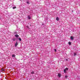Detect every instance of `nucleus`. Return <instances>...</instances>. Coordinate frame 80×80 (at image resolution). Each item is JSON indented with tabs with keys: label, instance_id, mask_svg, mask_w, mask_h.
I'll list each match as a JSON object with an SVG mask.
<instances>
[{
	"label": "nucleus",
	"instance_id": "nucleus-16",
	"mask_svg": "<svg viewBox=\"0 0 80 80\" xmlns=\"http://www.w3.org/2000/svg\"><path fill=\"white\" fill-rule=\"evenodd\" d=\"M27 3H28V4H30V3H29V2H27Z\"/></svg>",
	"mask_w": 80,
	"mask_h": 80
},
{
	"label": "nucleus",
	"instance_id": "nucleus-18",
	"mask_svg": "<svg viewBox=\"0 0 80 80\" xmlns=\"http://www.w3.org/2000/svg\"><path fill=\"white\" fill-rule=\"evenodd\" d=\"M54 50L55 51V52H56L57 51V50H56V49H54Z\"/></svg>",
	"mask_w": 80,
	"mask_h": 80
},
{
	"label": "nucleus",
	"instance_id": "nucleus-11",
	"mask_svg": "<svg viewBox=\"0 0 80 80\" xmlns=\"http://www.w3.org/2000/svg\"><path fill=\"white\" fill-rule=\"evenodd\" d=\"M65 78H68V76H65Z\"/></svg>",
	"mask_w": 80,
	"mask_h": 80
},
{
	"label": "nucleus",
	"instance_id": "nucleus-14",
	"mask_svg": "<svg viewBox=\"0 0 80 80\" xmlns=\"http://www.w3.org/2000/svg\"><path fill=\"white\" fill-rule=\"evenodd\" d=\"M77 55V54H76V53H74V56H75Z\"/></svg>",
	"mask_w": 80,
	"mask_h": 80
},
{
	"label": "nucleus",
	"instance_id": "nucleus-6",
	"mask_svg": "<svg viewBox=\"0 0 80 80\" xmlns=\"http://www.w3.org/2000/svg\"><path fill=\"white\" fill-rule=\"evenodd\" d=\"M68 44L70 45H71V44H72V43L71 42H68Z\"/></svg>",
	"mask_w": 80,
	"mask_h": 80
},
{
	"label": "nucleus",
	"instance_id": "nucleus-1",
	"mask_svg": "<svg viewBox=\"0 0 80 80\" xmlns=\"http://www.w3.org/2000/svg\"><path fill=\"white\" fill-rule=\"evenodd\" d=\"M18 42H16V43L15 44V47H17V45H18Z\"/></svg>",
	"mask_w": 80,
	"mask_h": 80
},
{
	"label": "nucleus",
	"instance_id": "nucleus-7",
	"mask_svg": "<svg viewBox=\"0 0 80 80\" xmlns=\"http://www.w3.org/2000/svg\"><path fill=\"white\" fill-rule=\"evenodd\" d=\"M12 57H15V54L12 55Z\"/></svg>",
	"mask_w": 80,
	"mask_h": 80
},
{
	"label": "nucleus",
	"instance_id": "nucleus-2",
	"mask_svg": "<svg viewBox=\"0 0 80 80\" xmlns=\"http://www.w3.org/2000/svg\"><path fill=\"white\" fill-rule=\"evenodd\" d=\"M28 20H30V19H31V17H30L29 16H28Z\"/></svg>",
	"mask_w": 80,
	"mask_h": 80
},
{
	"label": "nucleus",
	"instance_id": "nucleus-9",
	"mask_svg": "<svg viewBox=\"0 0 80 80\" xmlns=\"http://www.w3.org/2000/svg\"><path fill=\"white\" fill-rule=\"evenodd\" d=\"M64 73H67V72H66V69H64Z\"/></svg>",
	"mask_w": 80,
	"mask_h": 80
},
{
	"label": "nucleus",
	"instance_id": "nucleus-17",
	"mask_svg": "<svg viewBox=\"0 0 80 80\" xmlns=\"http://www.w3.org/2000/svg\"><path fill=\"white\" fill-rule=\"evenodd\" d=\"M12 40H13V41H15V38H13V39H12Z\"/></svg>",
	"mask_w": 80,
	"mask_h": 80
},
{
	"label": "nucleus",
	"instance_id": "nucleus-12",
	"mask_svg": "<svg viewBox=\"0 0 80 80\" xmlns=\"http://www.w3.org/2000/svg\"><path fill=\"white\" fill-rule=\"evenodd\" d=\"M65 70H68V68H65Z\"/></svg>",
	"mask_w": 80,
	"mask_h": 80
},
{
	"label": "nucleus",
	"instance_id": "nucleus-5",
	"mask_svg": "<svg viewBox=\"0 0 80 80\" xmlns=\"http://www.w3.org/2000/svg\"><path fill=\"white\" fill-rule=\"evenodd\" d=\"M56 19V20H57V21H58V20H59V18H58V17H57Z\"/></svg>",
	"mask_w": 80,
	"mask_h": 80
},
{
	"label": "nucleus",
	"instance_id": "nucleus-13",
	"mask_svg": "<svg viewBox=\"0 0 80 80\" xmlns=\"http://www.w3.org/2000/svg\"><path fill=\"white\" fill-rule=\"evenodd\" d=\"M19 41H22V39H21V38H19Z\"/></svg>",
	"mask_w": 80,
	"mask_h": 80
},
{
	"label": "nucleus",
	"instance_id": "nucleus-3",
	"mask_svg": "<svg viewBox=\"0 0 80 80\" xmlns=\"http://www.w3.org/2000/svg\"><path fill=\"white\" fill-rule=\"evenodd\" d=\"M15 36L16 37H19V36L18 35V34H16L15 35Z\"/></svg>",
	"mask_w": 80,
	"mask_h": 80
},
{
	"label": "nucleus",
	"instance_id": "nucleus-4",
	"mask_svg": "<svg viewBox=\"0 0 80 80\" xmlns=\"http://www.w3.org/2000/svg\"><path fill=\"white\" fill-rule=\"evenodd\" d=\"M70 38L71 40H73V37L72 36L70 37Z\"/></svg>",
	"mask_w": 80,
	"mask_h": 80
},
{
	"label": "nucleus",
	"instance_id": "nucleus-8",
	"mask_svg": "<svg viewBox=\"0 0 80 80\" xmlns=\"http://www.w3.org/2000/svg\"><path fill=\"white\" fill-rule=\"evenodd\" d=\"M31 74H34V71H33L31 72Z\"/></svg>",
	"mask_w": 80,
	"mask_h": 80
},
{
	"label": "nucleus",
	"instance_id": "nucleus-10",
	"mask_svg": "<svg viewBox=\"0 0 80 80\" xmlns=\"http://www.w3.org/2000/svg\"><path fill=\"white\" fill-rule=\"evenodd\" d=\"M58 76L59 77H61V74H58Z\"/></svg>",
	"mask_w": 80,
	"mask_h": 80
},
{
	"label": "nucleus",
	"instance_id": "nucleus-19",
	"mask_svg": "<svg viewBox=\"0 0 80 80\" xmlns=\"http://www.w3.org/2000/svg\"><path fill=\"white\" fill-rule=\"evenodd\" d=\"M27 28H29L28 26H27Z\"/></svg>",
	"mask_w": 80,
	"mask_h": 80
},
{
	"label": "nucleus",
	"instance_id": "nucleus-15",
	"mask_svg": "<svg viewBox=\"0 0 80 80\" xmlns=\"http://www.w3.org/2000/svg\"><path fill=\"white\" fill-rule=\"evenodd\" d=\"M16 8V7H13V9H15Z\"/></svg>",
	"mask_w": 80,
	"mask_h": 80
}]
</instances>
